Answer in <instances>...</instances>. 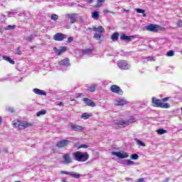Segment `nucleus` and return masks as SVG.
<instances>
[{
  "label": "nucleus",
  "mask_w": 182,
  "mask_h": 182,
  "mask_svg": "<svg viewBox=\"0 0 182 182\" xmlns=\"http://www.w3.org/2000/svg\"><path fill=\"white\" fill-rule=\"evenodd\" d=\"M111 91L112 93H117V95H119V96H122L123 95V90L120 88V87L113 85L111 86Z\"/></svg>",
  "instance_id": "nucleus-8"
},
{
  "label": "nucleus",
  "mask_w": 182,
  "mask_h": 182,
  "mask_svg": "<svg viewBox=\"0 0 182 182\" xmlns=\"http://www.w3.org/2000/svg\"><path fill=\"white\" fill-rule=\"evenodd\" d=\"M145 29L149 31V32L156 33L159 29H160V26H157L156 24H149L145 27Z\"/></svg>",
  "instance_id": "nucleus-5"
},
{
  "label": "nucleus",
  "mask_w": 182,
  "mask_h": 182,
  "mask_svg": "<svg viewBox=\"0 0 182 182\" xmlns=\"http://www.w3.org/2000/svg\"><path fill=\"white\" fill-rule=\"evenodd\" d=\"M77 14H68V16L70 19V23H75L76 22V16Z\"/></svg>",
  "instance_id": "nucleus-18"
},
{
  "label": "nucleus",
  "mask_w": 182,
  "mask_h": 182,
  "mask_svg": "<svg viewBox=\"0 0 182 182\" xmlns=\"http://www.w3.org/2000/svg\"><path fill=\"white\" fill-rule=\"evenodd\" d=\"M93 2V0H87V4H92Z\"/></svg>",
  "instance_id": "nucleus-57"
},
{
  "label": "nucleus",
  "mask_w": 182,
  "mask_h": 182,
  "mask_svg": "<svg viewBox=\"0 0 182 182\" xmlns=\"http://www.w3.org/2000/svg\"><path fill=\"white\" fill-rule=\"evenodd\" d=\"M160 107L162 109H169V107H171V105L166 102L160 101Z\"/></svg>",
  "instance_id": "nucleus-22"
},
{
  "label": "nucleus",
  "mask_w": 182,
  "mask_h": 182,
  "mask_svg": "<svg viewBox=\"0 0 182 182\" xmlns=\"http://www.w3.org/2000/svg\"><path fill=\"white\" fill-rule=\"evenodd\" d=\"M12 14H14V10L8 12V15H12Z\"/></svg>",
  "instance_id": "nucleus-54"
},
{
  "label": "nucleus",
  "mask_w": 182,
  "mask_h": 182,
  "mask_svg": "<svg viewBox=\"0 0 182 182\" xmlns=\"http://www.w3.org/2000/svg\"><path fill=\"white\" fill-rule=\"evenodd\" d=\"M134 141H136L137 146H141L142 147H146V144L143 142L141 140L134 138Z\"/></svg>",
  "instance_id": "nucleus-26"
},
{
  "label": "nucleus",
  "mask_w": 182,
  "mask_h": 182,
  "mask_svg": "<svg viewBox=\"0 0 182 182\" xmlns=\"http://www.w3.org/2000/svg\"><path fill=\"white\" fill-rule=\"evenodd\" d=\"M82 93H78L77 95H76V98L79 99V97H81L82 96Z\"/></svg>",
  "instance_id": "nucleus-49"
},
{
  "label": "nucleus",
  "mask_w": 182,
  "mask_h": 182,
  "mask_svg": "<svg viewBox=\"0 0 182 182\" xmlns=\"http://www.w3.org/2000/svg\"><path fill=\"white\" fill-rule=\"evenodd\" d=\"M43 114H46V109H42L36 113L37 117H40V116H43Z\"/></svg>",
  "instance_id": "nucleus-32"
},
{
  "label": "nucleus",
  "mask_w": 182,
  "mask_h": 182,
  "mask_svg": "<svg viewBox=\"0 0 182 182\" xmlns=\"http://www.w3.org/2000/svg\"><path fill=\"white\" fill-rule=\"evenodd\" d=\"M61 174H66L67 176H71V177H74V178H80L81 176L80 174L76 173V172H68L66 171H61Z\"/></svg>",
  "instance_id": "nucleus-9"
},
{
  "label": "nucleus",
  "mask_w": 182,
  "mask_h": 182,
  "mask_svg": "<svg viewBox=\"0 0 182 182\" xmlns=\"http://www.w3.org/2000/svg\"><path fill=\"white\" fill-rule=\"evenodd\" d=\"M171 97H166L161 100V102H167V100H170Z\"/></svg>",
  "instance_id": "nucleus-47"
},
{
  "label": "nucleus",
  "mask_w": 182,
  "mask_h": 182,
  "mask_svg": "<svg viewBox=\"0 0 182 182\" xmlns=\"http://www.w3.org/2000/svg\"><path fill=\"white\" fill-rule=\"evenodd\" d=\"M156 133H158V134H160V129H158L156 130Z\"/></svg>",
  "instance_id": "nucleus-58"
},
{
  "label": "nucleus",
  "mask_w": 182,
  "mask_h": 182,
  "mask_svg": "<svg viewBox=\"0 0 182 182\" xmlns=\"http://www.w3.org/2000/svg\"><path fill=\"white\" fill-rule=\"evenodd\" d=\"M72 156L74 160L80 163H83L89 160V154L87 152H80L79 151H77L73 153Z\"/></svg>",
  "instance_id": "nucleus-1"
},
{
  "label": "nucleus",
  "mask_w": 182,
  "mask_h": 182,
  "mask_svg": "<svg viewBox=\"0 0 182 182\" xmlns=\"http://www.w3.org/2000/svg\"><path fill=\"white\" fill-rule=\"evenodd\" d=\"M8 111L10 112V113H15V109H14V107H9L8 109Z\"/></svg>",
  "instance_id": "nucleus-46"
},
{
  "label": "nucleus",
  "mask_w": 182,
  "mask_h": 182,
  "mask_svg": "<svg viewBox=\"0 0 182 182\" xmlns=\"http://www.w3.org/2000/svg\"><path fill=\"white\" fill-rule=\"evenodd\" d=\"M86 31H92V28L89 27Z\"/></svg>",
  "instance_id": "nucleus-59"
},
{
  "label": "nucleus",
  "mask_w": 182,
  "mask_h": 182,
  "mask_svg": "<svg viewBox=\"0 0 182 182\" xmlns=\"http://www.w3.org/2000/svg\"><path fill=\"white\" fill-rule=\"evenodd\" d=\"M132 53L133 52H132V51L131 52H124V50H122L120 55L125 56V57L132 56Z\"/></svg>",
  "instance_id": "nucleus-31"
},
{
  "label": "nucleus",
  "mask_w": 182,
  "mask_h": 182,
  "mask_svg": "<svg viewBox=\"0 0 182 182\" xmlns=\"http://www.w3.org/2000/svg\"><path fill=\"white\" fill-rule=\"evenodd\" d=\"M92 50L90 48L82 50L83 55H90L92 53Z\"/></svg>",
  "instance_id": "nucleus-33"
},
{
  "label": "nucleus",
  "mask_w": 182,
  "mask_h": 182,
  "mask_svg": "<svg viewBox=\"0 0 182 182\" xmlns=\"http://www.w3.org/2000/svg\"><path fill=\"white\" fill-rule=\"evenodd\" d=\"M115 127V129H119V128H122V127H126V126H127V122L126 121H117L114 124Z\"/></svg>",
  "instance_id": "nucleus-12"
},
{
  "label": "nucleus",
  "mask_w": 182,
  "mask_h": 182,
  "mask_svg": "<svg viewBox=\"0 0 182 182\" xmlns=\"http://www.w3.org/2000/svg\"><path fill=\"white\" fill-rule=\"evenodd\" d=\"M159 66H156V70L158 71V70H159Z\"/></svg>",
  "instance_id": "nucleus-61"
},
{
  "label": "nucleus",
  "mask_w": 182,
  "mask_h": 182,
  "mask_svg": "<svg viewBox=\"0 0 182 182\" xmlns=\"http://www.w3.org/2000/svg\"><path fill=\"white\" fill-rule=\"evenodd\" d=\"M58 65H60V66H65V67L70 66V62L69 61V58H66L64 60L60 61L58 63Z\"/></svg>",
  "instance_id": "nucleus-16"
},
{
  "label": "nucleus",
  "mask_w": 182,
  "mask_h": 182,
  "mask_svg": "<svg viewBox=\"0 0 182 182\" xmlns=\"http://www.w3.org/2000/svg\"><path fill=\"white\" fill-rule=\"evenodd\" d=\"M88 90H89L90 92H95V91H96V85H92L91 86L89 87Z\"/></svg>",
  "instance_id": "nucleus-39"
},
{
  "label": "nucleus",
  "mask_w": 182,
  "mask_h": 182,
  "mask_svg": "<svg viewBox=\"0 0 182 182\" xmlns=\"http://www.w3.org/2000/svg\"><path fill=\"white\" fill-rule=\"evenodd\" d=\"M169 178H166V179L164 181H163L162 182H168Z\"/></svg>",
  "instance_id": "nucleus-55"
},
{
  "label": "nucleus",
  "mask_w": 182,
  "mask_h": 182,
  "mask_svg": "<svg viewBox=\"0 0 182 182\" xmlns=\"http://www.w3.org/2000/svg\"><path fill=\"white\" fill-rule=\"evenodd\" d=\"M70 126L71 129L73 130L74 132H83V130H85V127L80 125L71 123Z\"/></svg>",
  "instance_id": "nucleus-10"
},
{
  "label": "nucleus",
  "mask_w": 182,
  "mask_h": 182,
  "mask_svg": "<svg viewBox=\"0 0 182 182\" xmlns=\"http://www.w3.org/2000/svg\"><path fill=\"white\" fill-rule=\"evenodd\" d=\"M16 55H22V51H21V47L17 48Z\"/></svg>",
  "instance_id": "nucleus-44"
},
{
  "label": "nucleus",
  "mask_w": 182,
  "mask_h": 182,
  "mask_svg": "<svg viewBox=\"0 0 182 182\" xmlns=\"http://www.w3.org/2000/svg\"><path fill=\"white\" fill-rule=\"evenodd\" d=\"M50 19L52 21H58V19H59V16H58L57 14H52Z\"/></svg>",
  "instance_id": "nucleus-40"
},
{
  "label": "nucleus",
  "mask_w": 182,
  "mask_h": 182,
  "mask_svg": "<svg viewBox=\"0 0 182 182\" xmlns=\"http://www.w3.org/2000/svg\"><path fill=\"white\" fill-rule=\"evenodd\" d=\"M2 123V117H0V124Z\"/></svg>",
  "instance_id": "nucleus-60"
},
{
  "label": "nucleus",
  "mask_w": 182,
  "mask_h": 182,
  "mask_svg": "<svg viewBox=\"0 0 182 182\" xmlns=\"http://www.w3.org/2000/svg\"><path fill=\"white\" fill-rule=\"evenodd\" d=\"M152 103L154 107H160V100L156 99L155 97H152Z\"/></svg>",
  "instance_id": "nucleus-21"
},
{
  "label": "nucleus",
  "mask_w": 182,
  "mask_h": 182,
  "mask_svg": "<svg viewBox=\"0 0 182 182\" xmlns=\"http://www.w3.org/2000/svg\"><path fill=\"white\" fill-rule=\"evenodd\" d=\"M94 39H96V41H100L102 39V34L95 33L93 36Z\"/></svg>",
  "instance_id": "nucleus-34"
},
{
  "label": "nucleus",
  "mask_w": 182,
  "mask_h": 182,
  "mask_svg": "<svg viewBox=\"0 0 182 182\" xmlns=\"http://www.w3.org/2000/svg\"><path fill=\"white\" fill-rule=\"evenodd\" d=\"M63 159L64 160V164H70L72 163V158H70V154H65L63 155Z\"/></svg>",
  "instance_id": "nucleus-14"
},
{
  "label": "nucleus",
  "mask_w": 182,
  "mask_h": 182,
  "mask_svg": "<svg viewBox=\"0 0 182 182\" xmlns=\"http://www.w3.org/2000/svg\"><path fill=\"white\" fill-rule=\"evenodd\" d=\"M36 36H38V35L32 34V35L26 37V41H27V42H32V41H33L35 39V38H36Z\"/></svg>",
  "instance_id": "nucleus-28"
},
{
  "label": "nucleus",
  "mask_w": 182,
  "mask_h": 182,
  "mask_svg": "<svg viewBox=\"0 0 182 182\" xmlns=\"http://www.w3.org/2000/svg\"><path fill=\"white\" fill-rule=\"evenodd\" d=\"M58 106H60V107H63V106H64L63 102H60L58 104Z\"/></svg>",
  "instance_id": "nucleus-51"
},
{
  "label": "nucleus",
  "mask_w": 182,
  "mask_h": 182,
  "mask_svg": "<svg viewBox=\"0 0 182 182\" xmlns=\"http://www.w3.org/2000/svg\"><path fill=\"white\" fill-rule=\"evenodd\" d=\"M124 161H126L125 160L122 161V164H126V162H124Z\"/></svg>",
  "instance_id": "nucleus-62"
},
{
  "label": "nucleus",
  "mask_w": 182,
  "mask_h": 182,
  "mask_svg": "<svg viewBox=\"0 0 182 182\" xmlns=\"http://www.w3.org/2000/svg\"><path fill=\"white\" fill-rule=\"evenodd\" d=\"M124 163H126L127 166H134V164H136V163H134V161H131V160L124 161Z\"/></svg>",
  "instance_id": "nucleus-38"
},
{
  "label": "nucleus",
  "mask_w": 182,
  "mask_h": 182,
  "mask_svg": "<svg viewBox=\"0 0 182 182\" xmlns=\"http://www.w3.org/2000/svg\"><path fill=\"white\" fill-rule=\"evenodd\" d=\"M3 59L4 60H6V62H9L11 65H15V60H14L12 58H11V57H9L8 55H4Z\"/></svg>",
  "instance_id": "nucleus-23"
},
{
  "label": "nucleus",
  "mask_w": 182,
  "mask_h": 182,
  "mask_svg": "<svg viewBox=\"0 0 182 182\" xmlns=\"http://www.w3.org/2000/svg\"><path fill=\"white\" fill-rule=\"evenodd\" d=\"M72 42H73V37L70 36L68 38V43H72Z\"/></svg>",
  "instance_id": "nucleus-45"
},
{
  "label": "nucleus",
  "mask_w": 182,
  "mask_h": 182,
  "mask_svg": "<svg viewBox=\"0 0 182 182\" xmlns=\"http://www.w3.org/2000/svg\"><path fill=\"white\" fill-rule=\"evenodd\" d=\"M70 143H72V141L68 140V139H63L60 141H58L55 146L56 147H58L59 149H62L63 147H66V146H69V144H70Z\"/></svg>",
  "instance_id": "nucleus-4"
},
{
  "label": "nucleus",
  "mask_w": 182,
  "mask_h": 182,
  "mask_svg": "<svg viewBox=\"0 0 182 182\" xmlns=\"http://www.w3.org/2000/svg\"><path fill=\"white\" fill-rule=\"evenodd\" d=\"M82 100L86 103L87 106H90L91 107H96V104L95 103V102H93L92 100L89 98H83Z\"/></svg>",
  "instance_id": "nucleus-15"
},
{
  "label": "nucleus",
  "mask_w": 182,
  "mask_h": 182,
  "mask_svg": "<svg viewBox=\"0 0 182 182\" xmlns=\"http://www.w3.org/2000/svg\"><path fill=\"white\" fill-rule=\"evenodd\" d=\"M92 30L94 32H98V33H105V28L102 26H100L97 28L93 27Z\"/></svg>",
  "instance_id": "nucleus-20"
},
{
  "label": "nucleus",
  "mask_w": 182,
  "mask_h": 182,
  "mask_svg": "<svg viewBox=\"0 0 182 182\" xmlns=\"http://www.w3.org/2000/svg\"><path fill=\"white\" fill-rule=\"evenodd\" d=\"M16 28V25H9L5 28L6 31H12V29H15Z\"/></svg>",
  "instance_id": "nucleus-35"
},
{
  "label": "nucleus",
  "mask_w": 182,
  "mask_h": 182,
  "mask_svg": "<svg viewBox=\"0 0 182 182\" xmlns=\"http://www.w3.org/2000/svg\"><path fill=\"white\" fill-rule=\"evenodd\" d=\"M135 11L137 14H142L143 16H146V11L144 9H136Z\"/></svg>",
  "instance_id": "nucleus-30"
},
{
  "label": "nucleus",
  "mask_w": 182,
  "mask_h": 182,
  "mask_svg": "<svg viewBox=\"0 0 182 182\" xmlns=\"http://www.w3.org/2000/svg\"><path fill=\"white\" fill-rule=\"evenodd\" d=\"M146 62H151V60H156V58L154 57H152V56H148L146 58Z\"/></svg>",
  "instance_id": "nucleus-42"
},
{
  "label": "nucleus",
  "mask_w": 182,
  "mask_h": 182,
  "mask_svg": "<svg viewBox=\"0 0 182 182\" xmlns=\"http://www.w3.org/2000/svg\"><path fill=\"white\" fill-rule=\"evenodd\" d=\"M103 12H104V14H109V13H110V11H109V10H104Z\"/></svg>",
  "instance_id": "nucleus-52"
},
{
  "label": "nucleus",
  "mask_w": 182,
  "mask_h": 182,
  "mask_svg": "<svg viewBox=\"0 0 182 182\" xmlns=\"http://www.w3.org/2000/svg\"><path fill=\"white\" fill-rule=\"evenodd\" d=\"M119 33L118 32L113 33L111 36L112 42H117L119 41Z\"/></svg>",
  "instance_id": "nucleus-19"
},
{
  "label": "nucleus",
  "mask_w": 182,
  "mask_h": 182,
  "mask_svg": "<svg viewBox=\"0 0 182 182\" xmlns=\"http://www.w3.org/2000/svg\"><path fill=\"white\" fill-rule=\"evenodd\" d=\"M68 38V36L62 33H57L53 36L54 41H57L58 42H60L63 41L64 39H66Z\"/></svg>",
  "instance_id": "nucleus-6"
},
{
  "label": "nucleus",
  "mask_w": 182,
  "mask_h": 182,
  "mask_svg": "<svg viewBox=\"0 0 182 182\" xmlns=\"http://www.w3.org/2000/svg\"><path fill=\"white\" fill-rule=\"evenodd\" d=\"M178 26L182 27V20H180L178 23Z\"/></svg>",
  "instance_id": "nucleus-50"
},
{
  "label": "nucleus",
  "mask_w": 182,
  "mask_h": 182,
  "mask_svg": "<svg viewBox=\"0 0 182 182\" xmlns=\"http://www.w3.org/2000/svg\"><path fill=\"white\" fill-rule=\"evenodd\" d=\"M117 66L124 70H127V69H130V65L127 63V61L125 60H119L117 61Z\"/></svg>",
  "instance_id": "nucleus-3"
},
{
  "label": "nucleus",
  "mask_w": 182,
  "mask_h": 182,
  "mask_svg": "<svg viewBox=\"0 0 182 182\" xmlns=\"http://www.w3.org/2000/svg\"><path fill=\"white\" fill-rule=\"evenodd\" d=\"M61 181L62 182H68V181H66V178H62Z\"/></svg>",
  "instance_id": "nucleus-53"
},
{
  "label": "nucleus",
  "mask_w": 182,
  "mask_h": 182,
  "mask_svg": "<svg viewBox=\"0 0 182 182\" xmlns=\"http://www.w3.org/2000/svg\"><path fill=\"white\" fill-rule=\"evenodd\" d=\"M164 133H167V130L160 129V134H164Z\"/></svg>",
  "instance_id": "nucleus-48"
},
{
  "label": "nucleus",
  "mask_w": 182,
  "mask_h": 182,
  "mask_svg": "<svg viewBox=\"0 0 182 182\" xmlns=\"http://www.w3.org/2000/svg\"><path fill=\"white\" fill-rule=\"evenodd\" d=\"M130 159L132 160H139V154H132L130 156Z\"/></svg>",
  "instance_id": "nucleus-36"
},
{
  "label": "nucleus",
  "mask_w": 182,
  "mask_h": 182,
  "mask_svg": "<svg viewBox=\"0 0 182 182\" xmlns=\"http://www.w3.org/2000/svg\"><path fill=\"white\" fill-rule=\"evenodd\" d=\"M88 147L89 146L87 144H81L77 147V149H87Z\"/></svg>",
  "instance_id": "nucleus-43"
},
{
  "label": "nucleus",
  "mask_w": 182,
  "mask_h": 182,
  "mask_svg": "<svg viewBox=\"0 0 182 182\" xmlns=\"http://www.w3.org/2000/svg\"><path fill=\"white\" fill-rule=\"evenodd\" d=\"M132 39H134V36H127L124 33H122L120 36L121 41H127V42H132Z\"/></svg>",
  "instance_id": "nucleus-11"
},
{
  "label": "nucleus",
  "mask_w": 182,
  "mask_h": 182,
  "mask_svg": "<svg viewBox=\"0 0 182 182\" xmlns=\"http://www.w3.org/2000/svg\"><path fill=\"white\" fill-rule=\"evenodd\" d=\"M33 92H34L36 95H38L40 96H46V92L42 90H39L38 88H34Z\"/></svg>",
  "instance_id": "nucleus-17"
},
{
  "label": "nucleus",
  "mask_w": 182,
  "mask_h": 182,
  "mask_svg": "<svg viewBox=\"0 0 182 182\" xmlns=\"http://www.w3.org/2000/svg\"><path fill=\"white\" fill-rule=\"evenodd\" d=\"M15 182H21V181H15Z\"/></svg>",
  "instance_id": "nucleus-64"
},
{
  "label": "nucleus",
  "mask_w": 182,
  "mask_h": 182,
  "mask_svg": "<svg viewBox=\"0 0 182 182\" xmlns=\"http://www.w3.org/2000/svg\"><path fill=\"white\" fill-rule=\"evenodd\" d=\"M134 122H136V118L132 117V118L129 119L127 121H126L127 125L129 126V124H130V123H134Z\"/></svg>",
  "instance_id": "nucleus-37"
},
{
  "label": "nucleus",
  "mask_w": 182,
  "mask_h": 182,
  "mask_svg": "<svg viewBox=\"0 0 182 182\" xmlns=\"http://www.w3.org/2000/svg\"><path fill=\"white\" fill-rule=\"evenodd\" d=\"M166 56H168V57L174 56V51L171 50L168 51L166 53Z\"/></svg>",
  "instance_id": "nucleus-41"
},
{
  "label": "nucleus",
  "mask_w": 182,
  "mask_h": 182,
  "mask_svg": "<svg viewBox=\"0 0 182 182\" xmlns=\"http://www.w3.org/2000/svg\"><path fill=\"white\" fill-rule=\"evenodd\" d=\"M117 106H124V105H127V101L124 99H119L117 100Z\"/></svg>",
  "instance_id": "nucleus-24"
},
{
  "label": "nucleus",
  "mask_w": 182,
  "mask_h": 182,
  "mask_svg": "<svg viewBox=\"0 0 182 182\" xmlns=\"http://www.w3.org/2000/svg\"><path fill=\"white\" fill-rule=\"evenodd\" d=\"M1 16H3V18H4V22H5V18L6 17V16H5V14H2Z\"/></svg>",
  "instance_id": "nucleus-56"
},
{
  "label": "nucleus",
  "mask_w": 182,
  "mask_h": 182,
  "mask_svg": "<svg viewBox=\"0 0 182 182\" xmlns=\"http://www.w3.org/2000/svg\"><path fill=\"white\" fill-rule=\"evenodd\" d=\"M60 48L61 49H58V48L54 47L53 50L58 55H60L61 54L64 53V52H66V50H68V47L66 46L60 47Z\"/></svg>",
  "instance_id": "nucleus-13"
},
{
  "label": "nucleus",
  "mask_w": 182,
  "mask_h": 182,
  "mask_svg": "<svg viewBox=\"0 0 182 182\" xmlns=\"http://www.w3.org/2000/svg\"><path fill=\"white\" fill-rule=\"evenodd\" d=\"M92 116H93L92 113L88 114L87 112H85L82 114L81 119H84V120H87V119H89V117H92Z\"/></svg>",
  "instance_id": "nucleus-25"
},
{
  "label": "nucleus",
  "mask_w": 182,
  "mask_h": 182,
  "mask_svg": "<svg viewBox=\"0 0 182 182\" xmlns=\"http://www.w3.org/2000/svg\"><path fill=\"white\" fill-rule=\"evenodd\" d=\"M105 1L106 0H97V4L94 6V8L96 9H98V8H100L102 5H103Z\"/></svg>",
  "instance_id": "nucleus-27"
},
{
  "label": "nucleus",
  "mask_w": 182,
  "mask_h": 182,
  "mask_svg": "<svg viewBox=\"0 0 182 182\" xmlns=\"http://www.w3.org/2000/svg\"><path fill=\"white\" fill-rule=\"evenodd\" d=\"M14 127L16 129H19L20 130H23L25 129H28V127H32L33 126V123H28L26 121H16V122L13 123Z\"/></svg>",
  "instance_id": "nucleus-2"
},
{
  "label": "nucleus",
  "mask_w": 182,
  "mask_h": 182,
  "mask_svg": "<svg viewBox=\"0 0 182 182\" xmlns=\"http://www.w3.org/2000/svg\"><path fill=\"white\" fill-rule=\"evenodd\" d=\"M99 16H100V14H99V11H94L92 13V18H93V19H99Z\"/></svg>",
  "instance_id": "nucleus-29"
},
{
  "label": "nucleus",
  "mask_w": 182,
  "mask_h": 182,
  "mask_svg": "<svg viewBox=\"0 0 182 182\" xmlns=\"http://www.w3.org/2000/svg\"><path fill=\"white\" fill-rule=\"evenodd\" d=\"M125 180H126L127 181H129V178H126Z\"/></svg>",
  "instance_id": "nucleus-63"
},
{
  "label": "nucleus",
  "mask_w": 182,
  "mask_h": 182,
  "mask_svg": "<svg viewBox=\"0 0 182 182\" xmlns=\"http://www.w3.org/2000/svg\"><path fill=\"white\" fill-rule=\"evenodd\" d=\"M112 156H116V157H118V159H127L129 157V154H127L126 152H120V151H112Z\"/></svg>",
  "instance_id": "nucleus-7"
}]
</instances>
